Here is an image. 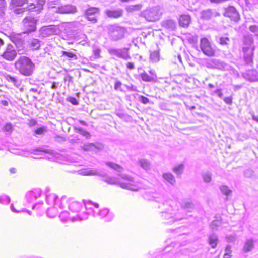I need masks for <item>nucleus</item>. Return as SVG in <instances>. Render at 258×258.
Returning a JSON list of instances; mask_svg holds the SVG:
<instances>
[{
  "mask_svg": "<svg viewBox=\"0 0 258 258\" xmlns=\"http://www.w3.org/2000/svg\"><path fill=\"white\" fill-rule=\"evenodd\" d=\"M183 206L184 207V208L188 209L193 208L194 205L190 202H187L184 203Z\"/></svg>",
  "mask_w": 258,
  "mask_h": 258,
  "instance_id": "obj_56",
  "label": "nucleus"
},
{
  "mask_svg": "<svg viewBox=\"0 0 258 258\" xmlns=\"http://www.w3.org/2000/svg\"><path fill=\"white\" fill-rule=\"evenodd\" d=\"M7 80L9 82H13L14 83H15L17 82V79L16 78L11 76H7Z\"/></svg>",
  "mask_w": 258,
  "mask_h": 258,
  "instance_id": "obj_60",
  "label": "nucleus"
},
{
  "mask_svg": "<svg viewBox=\"0 0 258 258\" xmlns=\"http://www.w3.org/2000/svg\"><path fill=\"white\" fill-rule=\"evenodd\" d=\"M120 178L117 177H111L109 176H105L104 181L111 185H118L120 186Z\"/></svg>",
  "mask_w": 258,
  "mask_h": 258,
  "instance_id": "obj_24",
  "label": "nucleus"
},
{
  "mask_svg": "<svg viewBox=\"0 0 258 258\" xmlns=\"http://www.w3.org/2000/svg\"><path fill=\"white\" fill-rule=\"evenodd\" d=\"M100 49L98 48L95 49L93 50V53L96 58H99L100 57Z\"/></svg>",
  "mask_w": 258,
  "mask_h": 258,
  "instance_id": "obj_58",
  "label": "nucleus"
},
{
  "mask_svg": "<svg viewBox=\"0 0 258 258\" xmlns=\"http://www.w3.org/2000/svg\"><path fill=\"white\" fill-rule=\"evenodd\" d=\"M224 16L229 18L231 20L238 22L240 20V15L236 9L232 6L229 7L225 10Z\"/></svg>",
  "mask_w": 258,
  "mask_h": 258,
  "instance_id": "obj_13",
  "label": "nucleus"
},
{
  "mask_svg": "<svg viewBox=\"0 0 258 258\" xmlns=\"http://www.w3.org/2000/svg\"><path fill=\"white\" fill-rule=\"evenodd\" d=\"M30 47L33 50H37L40 46V42L38 39H33L29 43Z\"/></svg>",
  "mask_w": 258,
  "mask_h": 258,
  "instance_id": "obj_33",
  "label": "nucleus"
},
{
  "mask_svg": "<svg viewBox=\"0 0 258 258\" xmlns=\"http://www.w3.org/2000/svg\"><path fill=\"white\" fill-rule=\"evenodd\" d=\"M106 165L117 172V176L120 177V187L131 190L138 191L143 187V184L140 181L135 180L131 176L122 174L123 168L120 165L112 162H107Z\"/></svg>",
  "mask_w": 258,
  "mask_h": 258,
  "instance_id": "obj_1",
  "label": "nucleus"
},
{
  "mask_svg": "<svg viewBox=\"0 0 258 258\" xmlns=\"http://www.w3.org/2000/svg\"><path fill=\"white\" fill-rule=\"evenodd\" d=\"M221 224V222L219 220H214L212 222L210 227L213 229L214 230L217 228L218 226H219Z\"/></svg>",
  "mask_w": 258,
  "mask_h": 258,
  "instance_id": "obj_51",
  "label": "nucleus"
},
{
  "mask_svg": "<svg viewBox=\"0 0 258 258\" xmlns=\"http://www.w3.org/2000/svg\"><path fill=\"white\" fill-rule=\"evenodd\" d=\"M140 100L141 101V102H142L144 104H147V103L149 102V99L143 96H140Z\"/></svg>",
  "mask_w": 258,
  "mask_h": 258,
  "instance_id": "obj_57",
  "label": "nucleus"
},
{
  "mask_svg": "<svg viewBox=\"0 0 258 258\" xmlns=\"http://www.w3.org/2000/svg\"><path fill=\"white\" fill-rule=\"evenodd\" d=\"M95 145L93 143L85 144L82 147V149L87 151H93L95 150Z\"/></svg>",
  "mask_w": 258,
  "mask_h": 258,
  "instance_id": "obj_42",
  "label": "nucleus"
},
{
  "mask_svg": "<svg viewBox=\"0 0 258 258\" xmlns=\"http://www.w3.org/2000/svg\"><path fill=\"white\" fill-rule=\"evenodd\" d=\"M140 166L144 170H148L150 168V164L149 162L145 159H141L139 160Z\"/></svg>",
  "mask_w": 258,
  "mask_h": 258,
  "instance_id": "obj_36",
  "label": "nucleus"
},
{
  "mask_svg": "<svg viewBox=\"0 0 258 258\" xmlns=\"http://www.w3.org/2000/svg\"><path fill=\"white\" fill-rule=\"evenodd\" d=\"M77 132L80 134L82 136L85 137L87 139H89L91 137L90 133L82 128H76Z\"/></svg>",
  "mask_w": 258,
  "mask_h": 258,
  "instance_id": "obj_40",
  "label": "nucleus"
},
{
  "mask_svg": "<svg viewBox=\"0 0 258 258\" xmlns=\"http://www.w3.org/2000/svg\"><path fill=\"white\" fill-rule=\"evenodd\" d=\"M171 202L170 200L165 201L161 206H159L160 208L163 207L161 217L163 220H167V224H172L185 218L182 213L172 208Z\"/></svg>",
  "mask_w": 258,
  "mask_h": 258,
  "instance_id": "obj_2",
  "label": "nucleus"
},
{
  "mask_svg": "<svg viewBox=\"0 0 258 258\" xmlns=\"http://www.w3.org/2000/svg\"><path fill=\"white\" fill-rule=\"evenodd\" d=\"M54 12L62 14H74L77 12V8L73 5L67 4L58 6Z\"/></svg>",
  "mask_w": 258,
  "mask_h": 258,
  "instance_id": "obj_11",
  "label": "nucleus"
},
{
  "mask_svg": "<svg viewBox=\"0 0 258 258\" xmlns=\"http://www.w3.org/2000/svg\"><path fill=\"white\" fill-rule=\"evenodd\" d=\"M225 253H227V254L231 255V247L230 245H228L226 246L225 250Z\"/></svg>",
  "mask_w": 258,
  "mask_h": 258,
  "instance_id": "obj_59",
  "label": "nucleus"
},
{
  "mask_svg": "<svg viewBox=\"0 0 258 258\" xmlns=\"http://www.w3.org/2000/svg\"><path fill=\"white\" fill-rule=\"evenodd\" d=\"M219 42L222 46H227L230 43V39L227 36L221 37L219 38Z\"/></svg>",
  "mask_w": 258,
  "mask_h": 258,
  "instance_id": "obj_44",
  "label": "nucleus"
},
{
  "mask_svg": "<svg viewBox=\"0 0 258 258\" xmlns=\"http://www.w3.org/2000/svg\"><path fill=\"white\" fill-rule=\"evenodd\" d=\"M200 48L202 51L208 56H212L215 54V50L212 48L209 41L206 38L200 40Z\"/></svg>",
  "mask_w": 258,
  "mask_h": 258,
  "instance_id": "obj_8",
  "label": "nucleus"
},
{
  "mask_svg": "<svg viewBox=\"0 0 258 258\" xmlns=\"http://www.w3.org/2000/svg\"><path fill=\"white\" fill-rule=\"evenodd\" d=\"M28 0H11V5L14 6H22L27 2Z\"/></svg>",
  "mask_w": 258,
  "mask_h": 258,
  "instance_id": "obj_43",
  "label": "nucleus"
},
{
  "mask_svg": "<svg viewBox=\"0 0 258 258\" xmlns=\"http://www.w3.org/2000/svg\"><path fill=\"white\" fill-rule=\"evenodd\" d=\"M215 93L216 94L219 98H222L223 96V93H222L221 89H217L215 91Z\"/></svg>",
  "mask_w": 258,
  "mask_h": 258,
  "instance_id": "obj_63",
  "label": "nucleus"
},
{
  "mask_svg": "<svg viewBox=\"0 0 258 258\" xmlns=\"http://www.w3.org/2000/svg\"><path fill=\"white\" fill-rule=\"evenodd\" d=\"M162 177L165 180L172 185H174L176 183V180L174 176L170 173H164L163 174Z\"/></svg>",
  "mask_w": 258,
  "mask_h": 258,
  "instance_id": "obj_29",
  "label": "nucleus"
},
{
  "mask_svg": "<svg viewBox=\"0 0 258 258\" xmlns=\"http://www.w3.org/2000/svg\"><path fill=\"white\" fill-rule=\"evenodd\" d=\"M37 20L33 17L28 16L23 20L24 27L26 31L25 33L33 32L36 30Z\"/></svg>",
  "mask_w": 258,
  "mask_h": 258,
  "instance_id": "obj_9",
  "label": "nucleus"
},
{
  "mask_svg": "<svg viewBox=\"0 0 258 258\" xmlns=\"http://www.w3.org/2000/svg\"><path fill=\"white\" fill-rule=\"evenodd\" d=\"M41 195V191L40 189H35L33 191L27 192L26 195V198L29 202L34 201Z\"/></svg>",
  "mask_w": 258,
  "mask_h": 258,
  "instance_id": "obj_18",
  "label": "nucleus"
},
{
  "mask_svg": "<svg viewBox=\"0 0 258 258\" xmlns=\"http://www.w3.org/2000/svg\"><path fill=\"white\" fill-rule=\"evenodd\" d=\"M84 205L87 211H91L93 210L94 208H98L99 207L98 204L94 203L91 201L84 202Z\"/></svg>",
  "mask_w": 258,
  "mask_h": 258,
  "instance_id": "obj_31",
  "label": "nucleus"
},
{
  "mask_svg": "<svg viewBox=\"0 0 258 258\" xmlns=\"http://www.w3.org/2000/svg\"><path fill=\"white\" fill-rule=\"evenodd\" d=\"M218 242V237L215 234L210 235L209 237V244L212 248H215L217 246Z\"/></svg>",
  "mask_w": 258,
  "mask_h": 258,
  "instance_id": "obj_30",
  "label": "nucleus"
},
{
  "mask_svg": "<svg viewBox=\"0 0 258 258\" xmlns=\"http://www.w3.org/2000/svg\"><path fill=\"white\" fill-rule=\"evenodd\" d=\"M253 39L252 35L249 33L245 34L243 37V52L244 58L250 59L254 50Z\"/></svg>",
  "mask_w": 258,
  "mask_h": 258,
  "instance_id": "obj_5",
  "label": "nucleus"
},
{
  "mask_svg": "<svg viewBox=\"0 0 258 258\" xmlns=\"http://www.w3.org/2000/svg\"><path fill=\"white\" fill-rule=\"evenodd\" d=\"M191 22V18L188 15H182L179 18V25L182 27H187Z\"/></svg>",
  "mask_w": 258,
  "mask_h": 258,
  "instance_id": "obj_20",
  "label": "nucleus"
},
{
  "mask_svg": "<svg viewBox=\"0 0 258 258\" xmlns=\"http://www.w3.org/2000/svg\"><path fill=\"white\" fill-rule=\"evenodd\" d=\"M254 247L253 240L250 239H247L245 242L243 247V251L244 253H247L251 251Z\"/></svg>",
  "mask_w": 258,
  "mask_h": 258,
  "instance_id": "obj_26",
  "label": "nucleus"
},
{
  "mask_svg": "<svg viewBox=\"0 0 258 258\" xmlns=\"http://www.w3.org/2000/svg\"><path fill=\"white\" fill-rule=\"evenodd\" d=\"M220 191L222 194L226 196V200L228 199V197L232 194V190H230L227 186L222 185L220 187Z\"/></svg>",
  "mask_w": 258,
  "mask_h": 258,
  "instance_id": "obj_32",
  "label": "nucleus"
},
{
  "mask_svg": "<svg viewBox=\"0 0 258 258\" xmlns=\"http://www.w3.org/2000/svg\"><path fill=\"white\" fill-rule=\"evenodd\" d=\"M60 4V0H48V4L50 8H57L56 6L59 5Z\"/></svg>",
  "mask_w": 258,
  "mask_h": 258,
  "instance_id": "obj_47",
  "label": "nucleus"
},
{
  "mask_svg": "<svg viewBox=\"0 0 258 258\" xmlns=\"http://www.w3.org/2000/svg\"><path fill=\"white\" fill-rule=\"evenodd\" d=\"M244 78L251 82L258 81V73L255 70H249L245 74Z\"/></svg>",
  "mask_w": 258,
  "mask_h": 258,
  "instance_id": "obj_21",
  "label": "nucleus"
},
{
  "mask_svg": "<svg viewBox=\"0 0 258 258\" xmlns=\"http://www.w3.org/2000/svg\"><path fill=\"white\" fill-rule=\"evenodd\" d=\"M10 201V198L7 195H4L0 196V203L3 204H7Z\"/></svg>",
  "mask_w": 258,
  "mask_h": 258,
  "instance_id": "obj_48",
  "label": "nucleus"
},
{
  "mask_svg": "<svg viewBox=\"0 0 258 258\" xmlns=\"http://www.w3.org/2000/svg\"><path fill=\"white\" fill-rule=\"evenodd\" d=\"M108 31L109 35L114 41L118 40L124 37V29L123 28L116 26H110Z\"/></svg>",
  "mask_w": 258,
  "mask_h": 258,
  "instance_id": "obj_7",
  "label": "nucleus"
},
{
  "mask_svg": "<svg viewBox=\"0 0 258 258\" xmlns=\"http://www.w3.org/2000/svg\"><path fill=\"white\" fill-rule=\"evenodd\" d=\"M17 56V53L14 47L11 44H8L2 55V57L9 61L14 60Z\"/></svg>",
  "mask_w": 258,
  "mask_h": 258,
  "instance_id": "obj_12",
  "label": "nucleus"
},
{
  "mask_svg": "<svg viewBox=\"0 0 258 258\" xmlns=\"http://www.w3.org/2000/svg\"><path fill=\"white\" fill-rule=\"evenodd\" d=\"M87 218V217H80V216H77L76 217H73L72 218V221H76L77 220H78V219L80 220H85V219H86Z\"/></svg>",
  "mask_w": 258,
  "mask_h": 258,
  "instance_id": "obj_62",
  "label": "nucleus"
},
{
  "mask_svg": "<svg viewBox=\"0 0 258 258\" xmlns=\"http://www.w3.org/2000/svg\"><path fill=\"white\" fill-rule=\"evenodd\" d=\"M121 85L122 83L120 81H117L116 82L115 85H114V89L116 90H119L120 91H122V89L121 88Z\"/></svg>",
  "mask_w": 258,
  "mask_h": 258,
  "instance_id": "obj_54",
  "label": "nucleus"
},
{
  "mask_svg": "<svg viewBox=\"0 0 258 258\" xmlns=\"http://www.w3.org/2000/svg\"><path fill=\"white\" fill-rule=\"evenodd\" d=\"M58 214V211L56 207H52L48 209L47 215L50 218H54Z\"/></svg>",
  "mask_w": 258,
  "mask_h": 258,
  "instance_id": "obj_35",
  "label": "nucleus"
},
{
  "mask_svg": "<svg viewBox=\"0 0 258 258\" xmlns=\"http://www.w3.org/2000/svg\"><path fill=\"white\" fill-rule=\"evenodd\" d=\"M4 130L9 133H11L12 131V126L11 123H7L5 125L4 127Z\"/></svg>",
  "mask_w": 258,
  "mask_h": 258,
  "instance_id": "obj_55",
  "label": "nucleus"
},
{
  "mask_svg": "<svg viewBox=\"0 0 258 258\" xmlns=\"http://www.w3.org/2000/svg\"><path fill=\"white\" fill-rule=\"evenodd\" d=\"M70 200V197H67L66 196H63L58 200L57 206L60 209H64L66 207L67 205H69Z\"/></svg>",
  "mask_w": 258,
  "mask_h": 258,
  "instance_id": "obj_23",
  "label": "nucleus"
},
{
  "mask_svg": "<svg viewBox=\"0 0 258 258\" xmlns=\"http://www.w3.org/2000/svg\"><path fill=\"white\" fill-rule=\"evenodd\" d=\"M57 196L55 194H50L46 196V202L50 205H56L58 201Z\"/></svg>",
  "mask_w": 258,
  "mask_h": 258,
  "instance_id": "obj_27",
  "label": "nucleus"
},
{
  "mask_svg": "<svg viewBox=\"0 0 258 258\" xmlns=\"http://www.w3.org/2000/svg\"><path fill=\"white\" fill-rule=\"evenodd\" d=\"M160 59V55L159 50H156L152 52L150 54V59L154 63L159 61Z\"/></svg>",
  "mask_w": 258,
  "mask_h": 258,
  "instance_id": "obj_34",
  "label": "nucleus"
},
{
  "mask_svg": "<svg viewBox=\"0 0 258 258\" xmlns=\"http://www.w3.org/2000/svg\"><path fill=\"white\" fill-rule=\"evenodd\" d=\"M7 2L6 0H0V16L5 14L7 9Z\"/></svg>",
  "mask_w": 258,
  "mask_h": 258,
  "instance_id": "obj_38",
  "label": "nucleus"
},
{
  "mask_svg": "<svg viewBox=\"0 0 258 258\" xmlns=\"http://www.w3.org/2000/svg\"><path fill=\"white\" fill-rule=\"evenodd\" d=\"M203 179L205 183H209L212 180V174L210 172H206L203 173Z\"/></svg>",
  "mask_w": 258,
  "mask_h": 258,
  "instance_id": "obj_45",
  "label": "nucleus"
},
{
  "mask_svg": "<svg viewBox=\"0 0 258 258\" xmlns=\"http://www.w3.org/2000/svg\"><path fill=\"white\" fill-rule=\"evenodd\" d=\"M246 2L250 5L258 4V0H246Z\"/></svg>",
  "mask_w": 258,
  "mask_h": 258,
  "instance_id": "obj_64",
  "label": "nucleus"
},
{
  "mask_svg": "<svg viewBox=\"0 0 258 258\" xmlns=\"http://www.w3.org/2000/svg\"><path fill=\"white\" fill-rule=\"evenodd\" d=\"M162 14V9L156 6L143 10L141 12L140 16L148 22H155L160 19Z\"/></svg>",
  "mask_w": 258,
  "mask_h": 258,
  "instance_id": "obj_4",
  "label": "nucleus"
},
{
  "mask_svg": "<svg viewBox=\"0 0 258 258\" xmlns=\"http://www.w3.org/2000/svg\"><path fill=\"white\" fill-rule=\"evenodd\" d=\"M213 63L214 65V67L220 70L224 69L227 66L226 63L219 60L215 59L213 61Z\"/></svg>",
  "mask_w": 258,
  "mask_h": 258,
  "instance_id": "obj_37",
  "label": "nucleus"
},
{
  "mask_svg": "<svg viewBox=\"0 0 258 258\" xmlns=\"http://www.w3.org/2000/svg\"><path fill=\"white\" fill-rule=\"evenodd\" d=\"M249 30L252 32L255 33V35L258 36V26L256 25H251L249 27Z\"/></svg>",
  "mask_w": 258,
  "mask_h": 258,
  "instance_id": "obj_52",
  "label": "nucleus"
},
{
  "mask_svg": "<svg viewBox=\"0 0 258 258\" xmlns=\"http://www.w3.org/2000/svg\"><path fill=\"white\" fill-rule=\"evenodd\" d=\"M109 53L112 56H115L117 58L127 60L130 58L128 50L125 48L115 49L109 48L108 49Z\"/></svg>",
  "mask_w": 258,
  "mask_h": 258,
  "instance_id": "obj_10",
  "label": "nucleus"
},
{
  "mask_svg": "<svg viewBox=\"0 0 258 258\" xmlns=\"http://www.w3.org/2000/svg\"><path fill=\"white\" fill-rule=\"evenodd\" d=\"M223 100L227 104H230L232 103V98L231 97H225Z\"/></svg>",
  "mask_w": 258,
  "mask_h": 258,
  "instance_id": "obj_61",
  "label": "nucleus"
},
{
  "mask_svg": "<svg viewBox=\"0 0 258 258\" xmlns=\"http://www.w3.org/2000/svg\"><path fill=\"white\" fill-rule=\"evenodd\" d=\"M59 218L62 221H66L70 219L69 213L67 211L62 212L59 215Z\"/></svg>",
  "mask_w": 258,
  "mask_h": 258,
  "instance_id": "obj_46",
  "label": "nucleus"
},
{
  "mask_svg": "<svg viewBox=\"0 0 258 258\" xmlns=\"http://www.w3.org/2000/svg\"><path fill=\"white\" fill-rule=\"evenodd\" d=\"M61 53L63 56H67L69 58H74L75 60L77 59L76 55L73 52L63 51Z\"/></svg>",
  "mask_w": 258,
  "mask_h": 258,
  "instance_id": "obj_49",
  "label": "nucleus"
},
{
  "mask_svg": "<svg viewBox=\"0 0 258 258\" xmlns=\"http://www.w3.org/2000/svg\"><path fill=\"white\" fill-rule=\"evenodd\" d=\"M78 173L79 174L83 176H104L103 173L101 172L97 169L92 168H85L78 170Z\"/></svg>",
  "mask_w": 258,
  "mask_h": 258,
  "instance_id": "obj_15",
  "label": "nucleus"
},
{
  "mask_svg": "<svg viewBox=\"0 0 258 258\" xmlns=\"http://www.w3.org/2000/svg\"><path fill=\"white\" fill-rule=\"evenodd\" d=\"M122 9H118L113 10H107L105 11V13L109 17L117 18L122 16Z\"/></svg>",
  "mask_w": 258,
  "mask_h": 258,
  "instance_id": "obj_22",
  "label": "nucleus"
},
{
  "mask_svg": "<svg viewBox=\"0 0 258 258\" xmlns=\"http://www.w3.org/2000/svg\"><path fill=\"white\" fill-rule=\"evenodd\" d=\"M117 116L125 120L126 122H130L132 121L131 117L128 115V114H117Z\"/></svg>",
  "mask_w": 258,
  "mask_h": 258,
  "instance_id": "obj_50",
  "label": "nucleus"
},
{
  "mask_svg": "<svg viewBox=\"0 0 258 258\" xmlns=\"http://www.w3.org/2000/svg\"><path fill=\"white\" fill-rule=\"evenodd\" d=\"M83 204L81 202L75 200L73 198H71L68 208L72 212H78L81 210Z\"/></svg>",
  "mask_w": 258,
  "mask_h": 258,
  "instance_id": "obj_17",
  "label": "nucleus"
},
{
  "mask_svg": "<svg viewBox=\"0 0 258 258\" xmlns=\"http://www.w3.org/2000/svg\"><path fill=\"white\" fill-rule=\"evenodd\" d=\"M66 100L70 103H71L73 105H77L78 104V101L77 99L73 97H67Z\"/></svg>",
  "mask_w": 258,
  "mask_h": 258,
  "instance_id": "obj_53",
  "label": "nucleus"
},
{
  "mask_svg": "<svg viewBox=\"0 0 258 258\" xmlns=\"http://www.w3.org/2000/svg\"><path fill=\"white\" fill-rule=\"evenodd\" d=\"M184 168V166L182 164H180L173 168V171L177 175H179L182 174Z\"/></svg>",
  "mask_w": 258,
  "mask_h": 258,
  "instance_id": "obj_39",
  "label": "nucleus"
},
{
  "mask_svg": "<svg viewBox=\"0 0 258 258\" xmlns=\"http://www.w3.org/2000/svg\"><path fill=\"white\" fill-rule=\"evenodd\" d=\"M162 26L169 30H174L176 28V23L171 19L165 20L162 21Z\"/></svg>",
  "mask_w": 258,
  "mask_h": 258,
  "instance_id": "obj_25",
  "label": "nucleus"
},
{
  "mask_svg": "<svg viewBox=\"0 0 258 258\" xmlns=\"http://www.w3.org/2000/svg\"><path fill=\"white\" fill-rule=\"evenodd\" d=\"M62 27L61 25H49L42 27L39 30L40 35L43 37H46L52 35L59 34Z\"/></svg>",
  "mask_w": 258,
  "mask_h": 258,
  "instance_id": "obj_6",
  "label": "nucleus"
},
{
  "mask_svg": "<svg viewBox=\"0 0 258 258\" xmlns=\"http://www.w3.org/2000/svg\"><path fill=\"white\" fill-rule=\"evenodd\" d=\"M15 68L20 74L30 76L35 70V64L29 57L21 56L15 62Z\"/></svg>",
  "mask_w": 258,
  "mask_h": 258,
  "instance_id": "obj_3",
  "label": "nucleus"
},
{
  "mask_svg": "<svg viewBox=\"0 0 258 258\" xmlns=\"http://www.w3.org/2000/svg\"><path fill=\"white\" fill-rule=\"evenodd\" d=\"M99 9L96 7H91L87 9L86 11V17L93 23L97 22V15L99 14Z\"/></svg>",
  "mask_w": 258,
  "mask_h": 258,
  "instance_id": "obj_14",
  "label": "nucleus"
},
{
  "mask_svg": "<svg viewBox=\"0 0 258 258\" xmlns=\"http://www.w3.org/2000/svg\"><path fill=\"white\" fill-rule=\"evenodd\" d=\"M143 5L141 4L130 5L125 7V10L127 13H134L141 10Z\"/></svg>",
  "mask_w": 258,
  "mask_h": 258,
  "instance_id": "obj_28",
  "label": "nucleus"
},
{
  "mask_svg": "<svg viewBox=\"0 0 258 258\" xmlns=\"http://www.w3.org/2000/svg\"><path fill=\"white\" fill-rule=\"evenodd\" d=\"M140 77L142 80L145 82H151L154 80L153 77L150 76L146 72L141 73Z\"/></svg>",
  "mask_w": 258,
  "mask_h": 258,
  "instance_id": "obj_41",
  "label": "nucleus"
},
{
  "mask_svg": "<svg viewBox=\"0 0 258 258\" xmlns=\"http://www.w3.org/2000/svg\"><path fill=\"white\" fill-rule=\"evenodd\" d=\"M200 18L203 20H209L214 17L220 16V13L215 10L207 9L203 10L200 12Z\"/></svg>",
  "mask_w": 258,
  "mask_h": 258,
  "instance_id": "obj_16",
  "label": "nucleus"
},
{
  "mask_svg": "<svg viewBox=\"0 0 258 258\" xmlns=\"http://www.w3.org/2000/svg\"><path fill=\"white\" fill-rule=\"evenodd\" d=\"M97 214L101 218L105 217V220L108 222L111 221L114 217L112 213H109V209L107 208L102 209Z\"/></svg>",
  "mask_w": 258,
  "mask_h": 258,
  "instance_id": "obj_19",
  "label": "nucleus"
}]
</instances>
